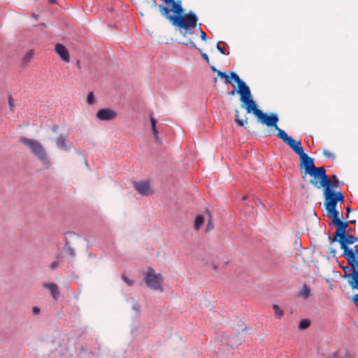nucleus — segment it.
Segmentation results:
<instances>
[{"mask_svg": "<svg viewBox=\"0 0 358 358\" xmlns=\"http://www.w3.org/2000/svg\"><path fill=\"white\" fill-rule=\"evenodd\" d=\"M343 358H354V355H352L349 351L346 350L343 355Z\"/></svg>", "mask_w": 358, "mask_h": 358, "instance_id": "39", "label": "nucleus"}, {"mask_svg": "<svg viewBox=\"0 0 358 358\" xmlns=\"http://www.w3.org/2000/svg\"><path fill=\"white\" fill-rule=\"evenodd\" d=\"M334 224L336 227V231L333 238L329 236V240L331 243L336 242L338 241V238H340L341 236L343 237V236L346 234V229L348 226L347 222H343L342 220H340Z\"/></svg>", "mask_w": 358, "mask_h": 358, "instance_id": "9", "label": "nucleus"}, {"mask_svg": "<svg viewBox=\"0 0 358 358\" xmlns=\"http://www.w3.org/2000/svg\"><path fill=\"white\" fill-rule=\"evenodd\" d=\"M121 278L122 280L129 286H132L134 284V281L129 279L124 274H122Z\"/></svg>", "mask_w": 358, "mask_h": 358, "instance_id": "33", "label": "nucleus"}, {"mask_svg": "<svg viewBox=\"0 0 358 358\" xmlns=\"http://www.w3.org/2000/svg\"><path fill=\"white\" fill-rule=\"evenodd\" d=\"M331 253H332L334 255V256L335 257L336 256V250L335 249H331Z\"/></svg>", "mask_w": 358, "mask_h": 358, "instance_id": "52", "label": "nucleus"}, {"mask_svg": "<svg viewBox=\"0 0 358 358\" xmlns=\"http://www.w3.org/2000/svg\"><path fill=\"white\" fill-rule=\"evenodd\" d=\"M158 7H159L161 14L169 20V17L172 16V15H170V12L171 11V9L168 8L166 6H165L162 4H159Z\"/></svg>", "mask_w": 358, "mask_h": 358, "instance_id": "18", "label": "nucleus"}, {"mask_svg": "<svg viewBox=\"0 0 358 358\" xmlns=\"http://www.w3.org/2000/svg\"><path fill=\"white\" fill-rule=\"evenodd\" d=\"M133 308H134L136 311L139 312V307H138V306L137 304L134 305V306H133Z\"/></svg>", "mask_w": 358, "mask_h": 358, "instance_id": "50", "label": "nucleus"}, {"mask_svg": "<svg viewBox=\"0 0 358 358\" xmlns=\"http://www.w3.org/2000/svg\"><path fill=\"white\" fill-rule=\"evenodd\" d=\"M350 223H355V220H350Z\"/></svg>", "mask_w": 358, "mask_h": 358, "instance_id": "54", "label": "nucleus"}, {"mask_svg": "<svg viewBox=\"0 0 358 358\" xmlns=\"http://www.w3.org/2000/svg\"><path fill=\"white\" fill-rule=\"evenodd\" d=\"M299 157L301 160L300 166L304 170V176H302L303 178L308 174L314 178L313 180H316V179H318L320 182H325L329 177L326 174V170L324 166L316 167L314 164L313 159L306 153L299 156Z\"/></svg>", "mask_w": 358, "mask_h": 358, "instance_id": "3", "label": "nucleus"}, {"mask_svg": "<svg viewBox=\"0 0 358 358\" xmlns=\"http://www.w3.org/2000/svg\"><path fill=\"white\" fill-rule=\"evenodd\" d=\"M346 211H347L346 217H348V216H349V213L351 212V208L348 207V208H346Z\"/></svg>", "mask_w": 358, "mask_h": 358, "instance_id": "49", "label": "nucleus"}, {"mask_svg": "<svg viewBox=\"0 0 358 358\" xmlns=\"http://www.w3.org/2000/svg\"><path fill=\"white\" fill-rule=\"evenodd\" d=\"M204 222L203 216L201 215H199L196 217L195 222H194V228L196 230L200 229V227L203 225Z\"/></svg>", "mask_w": 358, "mask_h": 358, "instance_id": "21", "label": "nucleus"}, {"mask_svg": "<svg viewBox=\"0 0 358 358\" xmlns=\"http://www.w3.org/2000/svg\"><path fill=\"white\" fill-rule=\"evenodd\" d=\"M334 358H343V355L340 354L339 352H334L333 354Z\"/></svg>", "mask_w": 358, "mask_h": 358, "instance_id": "44", "label": "nucleus"}, {"mask_svg": "<svg viewBox=\"0 0 358 358\" xmlns=\"http://www.w3.org/2000/svg\"><path fill=\"white\" fill-rule=\"evenodd\" d=\"M255 115L264 124L268 127H274L279 133L280 130H282L277 125V122L279 120L278 116L275 113H271L268 115L266 113H263L261 110H255Z\"/></svg>", "mask_w": 358, "mask_h": 358, "instance_id": "8", "label": "nucleus"}, {"mask_svg": "<svg viewBox=\"0 0 358 358\" xmlns=\"http://www.w3.org/2000/svg\"><path fill=\"white\" fill-rule=\"evenodd\" d=\"M310 182L317 188H324V196L325 199L324 206L326 210L336 208L337 200L334 196V190L332 188H329V178L326 180L325 182H320V185H318L317 181L315 180H310Z\"/></svg>", "mask_w": 358, "mask_h": 358, "instance_id": "5", "label": "nucleus"}, {"mask_svg": "<svg viewBox=\"0 0 358 358\" xmlns=\"http://www.w3.org/2000/svg\"><path fill=\"white\" fill-rule=\"evenodd\" d=\"M231 77L238 85V89L237 93L240 94V101L245 105L247 113H250L252 112L255 115V110L259 109L257 108L255 101L252 99L250 87L239 78L236 73L231 72Z\"/></svg>", "mask_w": 358, "mask_h": 358, "instance_id": "2", "label": "nucleus"}, {"mask_svg": "<svg viewBox=\"0 0 358 358\" xmlns=\"http://www.w3.org/2000/svg\"><path fill=\"white\" fill-rule=\"evenodd\" d=\"M342 268H343V270L345 272V274H348V272L351 271L350 268L349 266H343Z\"/></svg>", "mask_w": 358, "mask_h": 358, "instance_id": "43", "label": "nucleus"}, {"mask_svg": "<svg viewBox=\"0 0 358 358\" xmlns=\"http://www.w3.org/2000/svg\"><path fill=\"white\" fill-rule=\"evenodd\" d=\"M323 155L327 158L331 159L332 160H335L336 159V155L334 153H331V152H329L327 150H323Z\"/></svg>", "mask_w": 358, "mask_h": 358, "instance_id": "31", "label": "nucleus"}, {"mask_svg": "<svg viewBox=\"0 0 358 358\" xmlns=\"http://www.w3.org/2000/svg\"><path fill=\"white\" fill-rule=\"evenodd\" d=\"M273 308L275 310V316L278 318H280L282 317V315H284V312L282 309H280V308L278 305H273Z\"/></svg>", "mask_w": 358, "mask_h": 358, "instance_id": "25", "label": "nucleus"}, {"mask_svg": "<svg viewBox=\"0 0 358 358\" xmlns=\"http://www.w3.org/2000/svg\"><path fill=\"white\" fill-rule=\"evenodd\" d=\"M222 43V41H219L217 43V45H216V48L217 49V50L222 55H225V52L224 50V49L220 47V44Z\"/></svg>", "mask_w": 358, "mask_h": 358, "instance_id": "38", "label": "nucleus"}, {"mask_svg": "<svg viewBox=\"0 0 358 358\" xmlns=\"http://www.w3.org/2000/svg\"><path fill=\"white\" fill-rule=\"evenodd\" d=\"M199 31H200V34H201V38L202 41H206L207 40V35L201 29V28H199Z\"/></svg>", "mask_w": 358, "mask_h": 358, "instance_id": "37", "label": "nucleus"}, {"mask_svg": "<svg viewBox=\"0 0 358 358\" xmlns=\"http://www.w3.org/2000/svg\"><path fill=\"white\" fill-rule=\"evenodd\" d=\"M66 138L62 134L59 135L55 140L57 147L62 150H67L68 146L66 144Z\"/></svg>", "mask_w": 358, "mask_h": 358, "instance_id": "14", "label": "nucleus"}, {"mask_svg": "<svg viewBox=\"0 0 358 358\" xmlns=\"http://www.w3.org/2000/svg\"><path fill=\"white\" fill-rule=\"evenodd\" d=\"M214 82L216 83L217 82V78H214Z\"/></svg>", "mask_w": 358, "mask_h": 358, "instance_id": "55", "label": "nucleus"}, {"mask_svg": "<svg viewBox=\"0 0 358 358\" xmlns=\"http://www.w3.org/2000/svg\"><path fill=\"white\" fill-rule=\"evenodd\" d=\"M170 5L171 6V11L175 15L170 16L169 20L174 26L184 29L183 33L181 31L184 37L187 36V34H191L192 30L196 27L198 22L197 15L192 11H189L187 15L182 16L184 10L180 1H174Z\"/></svg>", "mask_w": 358, "mask_h": 358, "instance_id": "1", "label": "nucleus"}, {"mask_svg": "<svg viewBox=\"0 0 358 358\" xmlns=\"http://www.w3.org/2000/svg\"><path fill=\"white\" fill-rule=\"evenodd\" d=\"M20 142L27 146L38 159L43 163H47L48 157L43 147L37 141L22 137Z\"/></svg>", "mask_w": 358, "mask_h": 358, "instance_id": "6", "label": "nucleus"}, {"mask_svg": "<svg viewBox=\"0 0 358 358\" xmlns=\"http://www.w3.org/2000/svg\"><path fill=\"white\" fill-rule=\"evenodd\" d=\"M58 266V262L57 261H55L53 262L51 264H50V268L52 270H55L57 268Z\"/></svg>", "mask_w": 358, "mask_h": 358, "instance_id": "40", "label": "nucleus"}, {"mask_svg": "<svg viewBox=\"0 0 358 358\" xmlns=\"http://www.w3.org/2000/svg\"><path fill=\"white\" fill-rule=\"evenodd\" d=\"M341 238H343V236H341ZM343 238H344L345 242L346 243H348V245L354 244L355 243L358 241L357 237H356L354 235H350V234H345V236H343Z\"/></svg>", "mask_w": 358, "mask_h": 358, "instance_id": "17", "label": "nucleus"}, {"mask_svg": "<svg viewBox=\"0 0 358 358\" xmlns=\"http://www.w3.org/2000/svg\"><path fill=\"white\" fill-rule=\"evenodd\" d=\"M334 196L336 197V199L337 200V203L338 202L343 203L345 200L344 196L343 195L341 192H334Z\"/></svg>", "mask_w": 358, "mask_h": 358, "instance_id": "30", "label": "nucleus"}, {"mask_svg": "<svg viewBox=\"0 0 358 358\" xmlns=\"http://www.w3.org/2000/svg\"><path fill=\"white\" fill-rule=\"evenodd\" d=\"M299 296H302L304 299H307L310 296V289L308 285H303V287L300 291Z\"/></svg>", "mask_w": 358, "mask_h": 358, "instance_id": "19", "label": "nucleus"}, {"mask_svg": "<svg viewBox=\"0 0 358 358\" xmlns=\"http://www.w3.org/2000/svg\"><path fill=\"white\" fill-rule=\"evenodd\" d=\"M87 102L92 105L94 103V94H93V92H90L88 94H87Z\"/></svg>", "mask_w": 358, "mask_h": 358, "instance_id": "34", "label": "nucleus"}, {"mask_svg": "<svg viewBox=\"0 0 358 358\" xmlns=\"http://www.w3.org/2000/svg\"><path fill=\"white\" fill-rule=\"evenodd\" d=\"M236 93H237V90H236V88L234 87L233 90L229 92V94L234 96Z\"/></svg>", "mask_w": 358, "mask_h": 358, "instance_id": "47", "label": "nucleus"}, {"mask_svg": "<svg viewBox=\"0 0 358 358\" xmlns=\"http://www.w3.org/2000/svg\"><path fill=\"white\" fill-rule=\"evenodd\" d=\"M43 286L50 290L52 297L55 299H57L59 294V292L58 287L56 284H55V283H44Z\"/></svg>", "mask_w": 358, "mask_h": 358, "instance_id": "13", "label": "nucleus"}, {"mask_svg": "<svg viewBox=\"0 0 358 358\" xmlns=\"http://www.w3.org/2000/svg\"><path fill=\"white\" fill-rule=\"evenodd\" d=\"M277 136L280 138L285 143L290 147V148L299 156L303 155L304 150L301 146L300 141H296L291 136H288L284 130H280Z\"/></svg>", "mask_w": 358, "mask_h": 358, "instance_id": "7", "label": "nucleus"}, {"mask_svg": "<svg viewBox=\"0 0 358 358\" xmlns=\"http://www.w3.org/2000/svg\"><path fill=\"white\" fill-rule=\"evenodd\" d=\"M217 76L222 78H224L225 83L227 84L231 83L230 78H231V76L229 77L225 73L219 71H217Z\"/></svg>", "mask_w": 358, "mask_h": 358, "instance_id": "28", "label": "nucleus"}, {"mask_svg": "<svg viewBox=\"0 0 358 358\" xmlns=\"http://www.w3.org/2000/svg\"><path fill=\"white\" fill-rule=\"evenodd\" d=\"M34 56V50H29L24 56L23 62L24 64L28 63Z\"/></svg>", "mask_w": 358, "mask_h": 358, "instance_id": "26", "label": "nucleus"}, {"mask_svg": "<svg viewBox=\"0 0 358 358\" xmlns=\"http://www.w3.org/2000/svg\"><path fill=\"white\" fill-rule=\"evenodd\" d=\"M181 44L185 45L186 46H189V47L195 48V49H198L196 45L194 44V43L192 40H189L188 42H186V43L182 42V43H181Z\"/></svg>", "mask_w": 358, "mask_h": 358, "instance_id": "35", "label": "nucleus"}, {"mask_svg": "<svg viewBox=\"0 0 358 358\" xmlns=\"http://www.w3.org/2000/svg\"><path fill=\"white\" fill-rule=\"evenodd\" d=\"M327 215L332 218L333 223L335 224L341 220L339 217V212L336 210V208H331L329 210H327Z\"/></svg>", "mask_w": 358, "mask_h": 358, "instance_id": "15", "label": "nucleus"}, {"mask_svg": "<svg viewBox=\"0 0 358 358\" xmlns=\"http://www.w3.org/2000/svg\"><path fill=\"white\" fill-rule=\"evenodd\" d=\"M348 264L353 269V272L358 271V261L357 260V257L354 259H351L348 260Z\"/></svg>", "mask_w": 358, "mask_h": 358, "instance_id": "24", "label": "nucleus"}, {"mask_svg": "<svg viewBox=\"0 0 358 358\" xmlns=\"http://www.w3.org/2000/svg\"><path fill=\"white\" fill-rule=\"evenodd\" d=\"M116 116L117 113L110 108H101L96 113L97 118L103 121L113 120Z\"/></svg>", "mask_w": 358, "mask_h": 358, "instance_id": "11", "label": "nucleus"}, {"mask_svg": "<svg viewBox=\"0 0 358 358\" xmlns=\"http://www.w3.org/2000/svg\"><path fill=\"white\" fill-rule=\"evenodd\" d=\"M211 70L213 71V72H215L217 73V71H219V70H217L214 66H211Z\"/></svg>", "mask_w": 358, "mask_h": 358, "instance_id": "51", "label": "nucleus"}, {"mask_svg": "<svg viewBox=\"0 0 358 358\" xmlns=\"http://www.w3.org/2000/svg\"><path fill=\"white\" fill-rule=\"evenodd\" d=\"M338 242H339L340 245H341V248L342 250H343V252H345V251L348 250L350 248H348V244L346 243L344 241V238H338Z\"/></svg>", "mask_w": 358, "mask_h": 358, "instance_id": "27", "label": "nucleus"}, {"mask_svg": "<svg viewBox=\"0 0 358 358\" xmlns=\"http://www.w3.org/2000/svg\"><path fill=\"white\" fill-rule=\"evenodd\" d=\"M64 248H65V250L66 252H68L69 254L71 256V257H75V252H74V250H73V249L72 248L69 246V242L68 241H66Z\"/></svg>", "mask_w": 358, "mask_h": 358, "instance_id": "32", "label": "nucleus"}, {"mask_svg": "<svg viewBox=\"0 0 358 358\" xmlns=\"http://www.w3.org/2000/svg\"><path fill=\"white\" fill-rule=\"evenodd\" d=\"M134 187L135 189L143 196H149L152 193L148 181L134 182Z\"/></svg>", "mask_w": 358, "mask_h": 358, "instance_id": "10", "label": "nucleus"}, {"mask_svg": "<svg viewBox=\"0 0 358 358\" xmlns=\"http://www.w3.org/2000/svg\"><path fill=\"white\" fill-rule=\"evenodd\" d=\"M356 255H358L356 252H354L352 249H349L348 250L343 252V256L345 257L347 260L356 258Z\"/></svg>", "mask_w": 358, "mask_h": 358, "instance_id": "22", "label": "nucleus"}, {"mask_svg": "<svg viewBox=\"0 0 358 358\" xmlns=\"http://www.w3.org/2000/svg\"><path fill=\"white\" fill-rule=\"evenodd\" d=\"M213 228V225L211 223V221L209 220L207 226H206V231H210Z\"/></svg>", "mask_w": 358, "mask_h": 358, "instance_id": "42", "label": "nucleus"}, {"mask_svg": "<svg viewBox=\"0 0 358 358\" xmlns=\"http://www.w3.org/2000/svg\"><path fill=\"white\" fill-rule=\"evenodd\" d=\"M150 123H151L152 133L155 136V138L156 141H159V140H160V138H159V131L156 128L157 121L152 115H150Z\"/></svg>", "mask_w": 358, "mask_h": 358, "instance_id": "16", "label": "nucleus"}, {"mask_svg": "<svg viewBox=\"0 0 358 358\" xmlns=\"http://www.w3.org/2000/svg\"><path fill=\"white\" fill-rule=\"evenodd\" d=\"M175 1L174 0H164V2L167 4V5H170L172 3H173Z\"/></svg>", "mask_w": 358, "mask_h": 358, "instance_id": "48", "label": "nucleus"}, {"mask_svg": "<svg viewBox=\"0 0 358 358\" xmlns=\"http://www.w3.org/2000/svg\"><path fill=\"white\" fill-rule=\"evenodd\" d=\"M55 52L61 57V59L65 62H69L70 57L69 53L66 48L60 43L55 45Z\"/></svg>", "mask_w": 358, "mask_h": 358, "instance_id": "12", "label": "nucleus"}, {"mask_svg": "<svg viewBox=\"0 0 358 358\" xmlns=\"http://www.w3.org/2000/svg\"><path fill=\"white\" fill-rule=\"evenodd\" d=\"M310 325V321L308 319H303L300 321L299 324V329L300 330H304Z\"/></svg>", "mask_w": 358, "mask_h": 358, "instance_id": "23", "label": "nucleus"}, {"mask_svg": "<svg viewBox=\"0 0 358 358\" xmlns=\"http://www.w3.org/2000/svg\"><path fill=\"white\" fill-rule=\"evenodd\" d=\"M32 313L34 315H38L40 313V308L37 306H35L32 309Z\"/></svg>", "mask_w": 358, "mask_h": 358, "instance_id": "41", "label": "nucleus"}, {"mask_svg": "<svg viewBox=\"0 0 358 358\" xmlns=\"http://www.w3.org/2000/svg\"><path fill=\"white\" fill-rule=\"evenodd\" d=\"M236 118H235V122L236 123L240 126V127H243L245 123H248V121L247 120H239L238 117V111L236 110V115H235Z\"/></svg>", "mask_w": 358, "mask_h": 358, "instance_id": "29", "label": "nucleus"}, {"mask_svg": "<svg viewBox=\"0 0 358 358\" xmlns=\"http://www.w3.org/2000/svg\"><path fill=\"white\" fill-rule=\"evenodd\" d=\"M8 104H9L10 109L11 110H13L14 108H15L14 100H13V97L11 96H8Z\"/></svg>", "mask_w": 358, "mask_h": 358, "instance_id": "36", "label": "nucleus"}, {"mask_svg": "<svg viewBox=\"0 0 358 358\" xmlns=\"http://www.w3.org/2000/svg\"><path fill=\"white\" fill-rule=\"evenodd\" d=\"M339 186V180L336 175L331 176V179L329 178V187L334 189V187Z\"/></svg>", "mask_w": 358, "mask_h": 358, "instance_id": "20", "label": "nucleus"}, {"mask_svg": "<svg viewBox=\"0 0 358 358\" xmlns=\"http://www.w3.org/2000/svg\"><path fill=\"white\" fill-rule=\"evenodd\" d=\"M143 275L144 282L148 288L160 292L164 291V278L162 274L157 273L152 268L148 267Z\"/></svg>", "mask_w": 358, "mask_h": 358, "instance_id": "4", "label": "nucleus"}, {"mask_svg": "<svg viewBox=\"0 0 358 358\" xmlns=\"http://www.w3.org/2000/svg\"><path fill=\"white\" fill-rule=\"evenodd\" d=\"M354 303L358 306V294H355L353 297Z\"/></svg>", "mask_w": 358, "mask_h": 358, "instance_id": "46", "label": "nucleus"}, {"mask_svg": "<svg viewBox=\"0 0 358 358\" xmlns=\"http://www.w3.org/2000/svg\"><path fill=\"white\" fill-rule=\"evenodd\" d=\"M201 57L207 62H209V58L206 53H201Z\"/></svg>", "mask_w": 358, "mask_h": 358, "instance_id": "45", "label": "nucleus"}, {"mask_svg": "<svg viewBox=\"0 0 358 358\" xmlns=\"http://www.w3.org/2000/svg\"><path fill=\"white\" fill-rule=\"evenodd\" d=\"M49 2L52 4H55V3H57V0H48Z\"/></svg>", "mask_w": 358, "mask_h": 358, "instance_id": "53", "label": "nucleus"}]
</instances>
